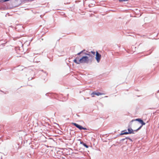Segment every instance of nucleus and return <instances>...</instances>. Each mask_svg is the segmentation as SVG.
Listing matches in <instances>:
<instances>
[{
	"label": "nucleus",
	"mask_w": 159,
	"mask_h": 159,
	"mask_svg": "<svg viewBox=\"0 0 159 159\" xmlns=\"http://www.w3.org/2000/svg\"><path fill=\"white\" fill-rule=\"evenodd\" d=\"M42 71L43 72V73L44 74V76H47L48 75V73L46 72L43 70H42Z\"/></svg>",
	"instance_id": "f8f14e48"
},
{
	"label": "nucleus",
	"mask_w": 159,
	"mask_h": 159,
	"mask_svg": "<svg viewBox=\"0 0 159 159\" xmlns=\"http://www.w3.org/2000/svg\"><path fill=\"white\" fill-rule=\"evenodd\" d=\"M101 55L99 54L97 51L96 52L95 59H96L97 62L99 63L101 58Z\"/></svg>",
	"instance_id": "20e7f679"
},
{
	"label": "nucleus",
	"mask_w": 159,
	"mask_h": 159,
	"mask_svg": "<svg viewBox=\"0 0 159 159\" xmlns=\"http://www.w3.org/2000/svg\"><path fill=\"white\" fill-rule=\"evenodd\" d=\"M85 53H87L86 51H85V52H84L82 54H83V55H85Z\"/></svg>",
	"instance_id": "dca6fc26"
},
{
	"label": "nucleus",
	"mask_w": 159,
	"mask_h": 159,
	"mask_svg": "<svg viewBox=\"0 0 159 159\" xmlns=\"http://www.w3.org/2000/svg\"><path fill=\"white\" fill-rule=\"evenodd\" d=\"M33 79V77L28 78V80H32Z\"/></svg>",
	"instance_id": "f3484780"
},
{
	"label": "nucleus",
	"mask_w": 159,
	"mask_h": 159,
	"mask_svg": "<svg viewBox=\"0 0 159 159\" xmlns=\"http://www.w3.org/2000/svg\"><path fill=\"white\" fill-rule=\"evenodd\" d=\"M86 52L87 53H85V55L88 56L89 57H91V58H92V57H92V55L90 54V52L88 51H86Z\"/></svg>",
	"instance_id": "6e6552de"
},
{
	"label": "nucleus",
	"mask_w": 159,
	"mask_h": 159,
	"mask_svg": "<svg viewBox=\"0 0 159 159\" xmlns=\"http://www.w3.org/2000/svg\"><path fill=\"white\" fill-rule=\"evenodd\" d=\"M85 50L84 49V50L82 51H81L79 53H78L77 54V55H80L81 54H82V53H83L84 52H85Z\"/></svg>",
	"instance_id": "9d476101"
},
{
	"label": "nucleus",
	"mask_w": 159,
	"mask_h": 159,
	"mask_svg": "<svg viewBox=\"0 0 159 159\" xmlns=\"http://www.w3.org/2000/svg\"><path fill=\"white\" fill-rule=\"evenodd\" d=\"M126 139L125 138L122 139L120 140V142H122L125 140Z\"/></svg>",
	"instance_id": "4468645a"
},
{
	"label": "nucleus",
	"mask_w": 159,
	"mask_h": 159,
	"mask_svg": "<svg viewBox=\"0 0 159 159\" xmlns=\"http://www.w3.org/2000/svg\"><path fill=\"white\" fill-rule=\"evenodd\" d=\"M120 2L127 1L128 0H119Z\"/></svg>",
	"instance_id": "ddd939ff"
},
{
	"label": "nucleus",
	"mask_w": 159,
	"mask_h": 159,
	"mask_svg": "<svg viewBox=\"0 0 159 159\" xmlns=\"http://www.w3.org/2000/svg\"><path fill=\"white\" fill-rule=\"evenodd\" d=\"M2 41H0V43L1 44L0 45V47H3L4 46L5 44L7 43V42H5L4 43H2Z\"/></svg>",
	"instance_id": "1a4fd4ad"
},
{
	"label": "nucleus",
	"mask_w": 159,
	"mask_h": 159,
	"mask_svg": "<svg viewBox=\"0 0 159 159\" xmlns=\"http://www.w3.org/2000/svg\"><path fill=\"white\" fill-rule=\"evenodd\" d=\"M134 121H137L140 123L141 125L137 129L135 130H133L131 128H128V132H127L126 130H125L121 131V133L119 134L121 135L124 134H134V132H137L140 130L143 125H145L146 123L144 122L140 118H137L135 119L132 120L130 122V123H132Z\"/></svg>",
	"instance_id": "f257e3e1"
},
{
	"label": "nucleus",
	"mask_w": 159,
	"mask_h": 159,
	"mask_svg": "<svg viewBox=\"0 0 159 159\" xmlns=\"http://www.w3.org/2000/svg\"><path fill=\"white\" fill-rule=\"evenodd\" d=\"M30 72L31 73H34V72L32 70H30Z\"/></svg>",
	"instance_id": "a211bd4d"
},
{
	"label": "nucleus",
	"mask_w": 159,
	"mask_h": 159,
	"mask_svg": "<svg viewBox=\"0 0 159 159\" xmlns=\"http://www.w3.org/2000/svg\"><path fill=\"white\" fill-rule=\"evenodd\" d=\"M77 60H79V57H76L75 59L74 60V62L76 64H79L80 63V62L79 60L77 61Z\"/></svg>",
	"instance_id": "39448f33"
},
{
	"label": "nucleus",
	"mask_w": 159,
	"mask_h": 159,
	"mask_svg": "<svg viewBox=\"0 0 159 159\" xmlns=\"http://www.w3.org/2000/svg\"><path fill=\"white\" fill-rule=\"evenodd\" d=\"M0 9H1V8L0 7Z\"/></svg>",
	"instance_id": "4be33fe9"
},
{
	"label": "nucleus",
	"mask_w": 159,
	"mask_h": 159,
	"mask_svg": "<svg viewBox=\"0 0 159 159\" xmlns=\"http://www.w3.org/2000/svg\"><path fill=\"white\" fill-rule=\"evenodd\" d=\"M90 52V53H92L93 54V55H92V57H93L95 56V52H93V51H91Z\"/></svg>",
	"instance_id": "9b49d317"
},
{
	"label": "nucleus",
	"mask_w": 159,
	"mask_h": 159,
	"mask_svg": "<svg viewBox=\"0 0 159 159\" xmlns=\"http://www.w3.org/2000/svg\"><path fill=\"white\" fill-rule=\"evenodd\" d=\"M135 124H136V125H137V124H138V123H135Z\"/></svg>",
	"instance_id": "412c9836"
},
{
	"label": "nucleus",
	"mask_w": 159,
	"mask_h": 159,
	"mask_svg": "<svg viewBox=\"0 0 159 159\" xmlns=\"http://www.w3.org/2000/svg\"><path fill=\"white\" fill-rule=\"evenodd\" d=\"M129 140H130L131 142H132V139H130V138H129Z\"/></svg>",
	"instance_id": "aec40b11"
},
{
	"label": "nucleus",
	"mask_w": 159,
	"mask_h": 159,
	"mask_svg": "<svg viewBox=\"0 0 159 159\" xmlns=\"http://www.w3.org/2000/svg\"><path fill=\"white\" fill-rule=\"evenodd\" d=\"M72 124L75 126L76 127L79 129L80 130H81L82 129H84V130H87V129L86 128H84L82 126L75 123L72 122Z\"/></svg>",
	"instance_id": "7ed1b4c3"
},
{
	"label": "nucleus",
	"mask_w": 159,
	"mask_h": 159,
	"mask_svg": "<svg viewBox=\"0 0 159 159\" xmlns=\"http://www.w3.org/2000/svg\"><path fill=\"white\" fill-rule=\"evenodd\" d=\"M93 95H96L97 96H99L103 94V93L100 92H93L92 93Z\"/></svg>",
	"instance_id": "423d86ee"
},
{
	"label": "nucleus",
	"mask_w": 159,
	"mask_h": 159,
	"mask_svg": "<svg viewBox=\"0 0 159 159\" xmlns=\"http://www.w3.org/2000/svg\"><path fill=\"white\" fill-rule=\"evenodd\" d=\"M80 143L82 144L84 147L87 148H88L89 147V146L86 144L85 143H84L83 141H80Z\"/></svg>",
	"instance_id": "0eeeda50"
},
{
	"label": "nucleus",
	"mask_w": 159,
	"mask_h": 159,
	"mask_svg": "<svg viewBox=\"0 0 159 159\" xmlns=\"http://www.w3.org/2000/svg\"><path fill=\"white\" fill-rule=\"evenodd\" d=\"M34 0H25L26 1L31 2L33 1Z\"/></svg>",
	"instance_id": "2eb2a0df"
},
{
	"label": "nucleus",
	"mask_w": 159,
	"mask_h": 159,
	"mask_svg": "<svg viewBox=\"0 0 159 159\" xmlns=\"http://www.w3.org/2000/svg\"><path fill=\"white\" fill-rule=\"evenodd\" d=\"M129 138H130L129 137H125L126 139H129Z\"/></svg>",
	"instance_id": "6ab92c4d"
},
{
	"label": "nucleus",
	"mask_w": 159,
	"mask_h": 159,
	"mask_svg": "<svg viewBox=\"0 0 159 159\" xmlns=\"http://www.w3.org/2000/svg\"><path fill=\"white\" fill-rule=\"evenodd\" d=\"M92 61V58L89 59V57L87 56H83L79 59L80 63H88L89 61L91 62Z\"/></svg>",
	"instance_id": "f03ea898"
}]
</instances>
